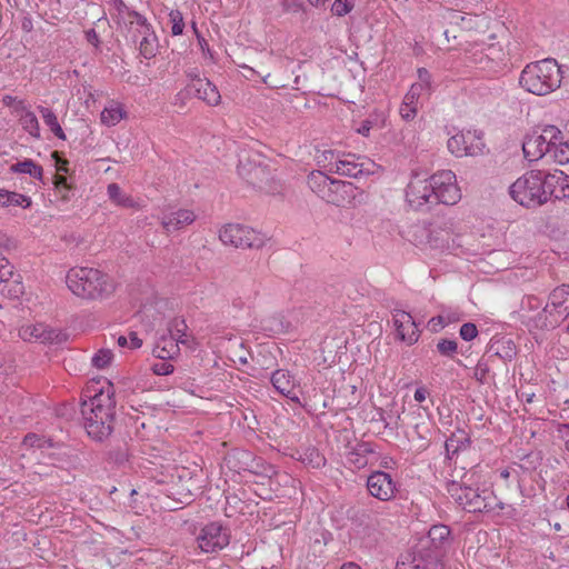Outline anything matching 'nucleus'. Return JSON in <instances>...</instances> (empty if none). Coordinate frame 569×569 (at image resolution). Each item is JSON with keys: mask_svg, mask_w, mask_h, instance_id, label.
<instances>
[{"mask_svg": "<svg viewBox=\"0 0 569 569\" xmlns=\"http://www.w3.org/2000/svg\"><path fill=\"white\" fill-rule=\"evenodd\" d=\"M373 120L366 119L361 122L360 127L357 129V132L363 137H368L370 134V130L373 127Z\"/></svg>", "mask_w": 569, "mask_h": 569, "instance_id": "57", "label": "nucleus"}, {"mask_svg": "<svg viewBox=\"0 0 569 569\" xmlns=\"http://www.w3.org/2000/svg\"><path fill=\"white\" fill-rule=\"evenodd\" d=\"M86 39L89 43L93 44L94 47L99 46V36L94 29H89L86 31Z\"/></svg>", "mask_w": 569, "mask_h": 569, "instance_id": "59", "label": "nucleus"}, {"mask_svg": "<svg viewBox=\"0 0 569 569\" xmlns=\"http://www.w3.org/2000/svg\"><path fill=\"white\" fill-rule=\"evenodd\" d=\"M187 96H194L204 101L209 106H217L220 103L221 96L217 87L207 78H194L186 87Z\"/></svg>", "mask_w": 569, "mask_h": 569, "instance_id": "20", "label": "nucleus"}, {"mask_svg": "<svg viewBox=\"0 0 569 569\" xmlns=\"http://www.w3.org/2000/svg\"><path fill=\"white\" fill-rule=\"evenodd\" d=\"M373 168L375 163L368 158L358 156L356 153L341 151L337 167L330 168L329 172L358 179L362 176L372 174Z\"/></svg>", "mask_w": 569, "mask_h": 569, "instance_id": "16", "label": "nucleus"}, {"mask_svg": "<svg viewBox=\"0 0 569 569\" xmlns=\"http://www.w3.org/2000/svg\"><path fill=\"white\" fill-rule=\"evenodd\" d=\"M271 383L274 389L296 403H300V399L296 391V380L289 371L279 369L271 375Z\"/></svg>", "mask_w": 569, "mask_h": 569, "instance_id": "24", "label": "nucleus"}, {"mask_svg": "<svg viewBox=\"0 0 569 569\" xmlns=\"http://www.w3.org/2000/svg\"><path fill=\"white\" fill-rule=\"evenodd\" d=\"M9 260L0 259V293L9 297H18L23 292V286L19 281Z\"/></svg>", "mask_w": 569, "mask_h": 569, "instance_id": "21", "label": "nucleus"}, {"mask_svg": "<svg viewBox=\"0 0 569 569\" xmlns=\"http://www.w3.org/2000/svg\"><path fill=\"white\" fill-rule=\"evenodd\" d=\"M87 400L81 402L83 427L88 436L94 441L108 439L116 423V399L113 385L97 390H88Z\"/></svg>", "mask_w": 569, "mask_h": 569, "instance_id": "1", "label": "nucleus"}, {"mask_svg": "<svg viewBox=\"0 0 569 569\" xmlns=\"http://www.w3.org/2000/svg\"><path fill=\"white\" fill-rule=\"evenodd\" d=\"M419 81L413 83V87H419V90L426 94H430L432 77L426 68H419L418 71Z\"/></svg>", "mask_w": 569, "mask_h": 569, "instance_id": "45", "label": "nucleus"}, {"mask_svg": "<svg viewBox=\"0 0 569 569\" xmlns=\"http://www.w3.org/2000/svg\"><path fill=\"white\" fill-rule=\"evenodd\" d=\"M20 113L19 122L23 130L34 138H40V126L36 114L28 108Z\"/></svg>", "mask_w": 569, "mask_h": 569, "instance_id": "40", "label": "nucleus"}, {"mask_svg": "<svg viewBox=\"0 0 569 569\" xmlns=\"http://www.w3.org/2000/svg\"><path fill=\"white\" fill-rule=\"evenodd\" d=\"M69 290L86 300H104L116 290L113 279L99 269L73 267L66 276Z\"/></svg>", "mask_w": 569, "mask_h": 569, "instance_id": "2", "label": "nucleus"}, {"mask_svg": "<svg viewBox=\"0 0 569 569\" xmlns=\"http://www.w3.org/2000/svg\"><path fill=\"white\" fill-rule=\"evenodd\" d=\"M470 445V439L461 432L458 435H451L445 443L448 459H452L460 450H465Z\"/></svg>", "mask_w": 569, "mask_h": 569, "instance_id": "37", "label": "nucleus"}, {"mask_svg": "<svg viewBox=\"0 0 569 569\" xmlns=\"http://www.w3.org/2000/svg\"><path fill=\"white\" fill-rule=\"evenodd\" d=\"M238 173L251 186L262 189L271 179L269 159L259 152H249L240 159Z\"/></svg>", "mask_w": 569, "mask_h": 569, "instance_id": "10", "label": "nucleus"}, {"mask_svg": "<svg viewBox=\"0 0 569 569\" xmlns=\"http://www.w3.org/2000/svg\"><path fill=\"white\" fill-rule=\"evenodd\" d=\"M113 359V353L110 349H100L91 359L93 367L104 369Z\"/></svg>", "mask_w": 569, "mask_h": 569, "instance_id": "42", "label": "nucleus"}, {"mask_svg": "<svg viewBox=\"0 0 569 569\" xmlns=\"http://www.w3.org/2000/svg\"><path fill=\"white\" fill-rule=\"evenodd\" d=\"M518 316L529 331L556 328L559 325L556 313L549 311V305L542 307L541 299L532 295L522 298Z\"/></svg>", "mask_w": 569, "mask_h": 569, "instance_id": "8", "label": "nucleus"}, {"mask_svg": "<svg viewBox=\"0 0 569 569\" xmlns=\"http://www.w3.org/2000/svg\"><path fill=\"white\" fill-rule=\"evenodd\" d=\"M282 9L286 12L297 13L303 9V6L298 0H282Z\"/></svg>", "mask_w": 569, "mask_h": 569, "instance_id": "56", "label": "nucleus"}, {"mask_svg": "<svg viewBox=\"0 0 569 569\" xmlns=\"http://www.w3.org/2000/svg\"><path fill=\"white\" fill-rule=\"evenodd\" d=\"M141 36V40L139 41V51L140 54L146 59H151L157 53V37L152 30L150 31H141L139 33Z\"/></svg>", "mask_w": 569, "mask_h": 569, "instance_id": "36", "label": "nucleus"}, {"mask_svg": "<svg viewBox=\"0 0 569 569\" xmlns=\"http://www.w3.org/2000/svg\"><path fill=\"white\" fill-rule=\"evenodd\" d=\"M129 347L131 349H138L142 346V340L138 337L137 332L131 331L128 336Z\"/></svg>", "mask_w": 569, "mask_h": 569, "instance_id": "58", "label": "nucleus"}, {"mask_svg": "<svg viewBox=\"0 0 569 569\" xmlns=\"http://www.w3.org/2000/svg\"><path fill=\"white\" fill-rule=\"evenodd\" d=\"M186 330H187L186 321L180 318H174L169 323V338H172L173 341H176L178 345L179 343L184 345V343H187Z\"/></svg>", "mask_w": 569, "mask_h": 569, "instance_id": "41", "label": "nucleus"}, {"mask_svg": "<svg viewBox=\"0 0 569 569\" xmlns=\"http://www.w3.org/2000/svg\"><path fill=\"white\" fill-rule=\"evenodd\" d=\"M192 29L198 38V42H199V46L201 48V50L204 52V51H208L209 52V44L208 42L206 41V39L203 37H201L198 32V29H197V26L196 23L193 22L192 23Z\"/></svg>", "mask_w": 569, "mask_h": 569, "instance_id": "60", "label": "nucleus"}, {"mask_svg": "<svg viewBox=\"0 0 569 569\" xmlns=\"http://www.w3.org/2000/svg\"><path fill=\"white\" fill-rule=\"evenodd\" d=\"M432 179H412L406 189L409 206L417 211H428L435 206L432 200Z\"/></svg>", "mask_w": 569, "mask_h": 569, "instance_id": "17", "label": "nucleus"}, {"mask_svg": "<svg viewBox=\"0 0 569 569\" xmlns=\"http://www.w3.org/2000/svg\"><path fill=\"white\" fill-rule=\"evenodd\" d=\"M224 461L230 470L241 473L242 471H251L253 456L248 450L233 449L228 452Z\"/></svg>", "mask_w": 569, "mask_h": 569, "instance_id": "25", "label": "nucleus"}, {"mask_svg": "<svg viewBox=\"0 0 569 569\" xmlns=\"http://www.w3.org/2000/svg\"><path fill=\"white\" fill-rule=\"evenodd\" d=\"M325 201L337 207L358 206L366 201V193L352 182L331 179Z\"/></svg>", "mask_w": 569, "mask_h": 569, "instance_id": "14", "label": "nucleus"}, {"mask_svg": "<svg viewBox=\"0 0 569 569\" xmlns=\"http://www.w3.org/2000/svg\"><path fill=\"white\" fill-rule=\"evenodd\" d=\"M351 455L356 457V458H355V459H352L351 461H352L355 465H357L358 467H363V466L367 463V461L365 460V458H363V457H361L357 451L352 452Z\"/></svg>", "mask_w": 569, "mask_h": 569, "instance_id": "63", "label": "nucleus"}, {"mask_svg": "<svg viewBox=\"0 0 569 569\" xmlns=\"http://www.w3.org/2000/svg\"><path fill=\"white\" fill-rule=\"evenodd\" d=\"M171 22V33L173 36H180L184 29L183 16L179 10H171L169 13Z\"/></svg>", "mask_w": 569, "mask_h": 569, "instance_id": "46", "label": "nucleus"}, {"mask_svg": "<svg viewBox=\"0 0 569 569\" xmlns=\"http://www.w3.org/2000/svg\"><path fill=\"white\" fill-rule=\"evenodd\" d=\"M460 337L466 341L473 340L478 335V329L475 323L467 322L460 327Z\"/></svg>", "mask_w": 569, "mask_h": 569, "instance_id": "51", "label": "nucleus"}, {"mask_svg": "<svg viewBox=\"0 0 569 569\" xmlns=\"http://www.w3.org/2000/svg\"><path fill=\"white\" fill-rule=\"evenodd\" d=\"M0 206L29 208L31 206V199L28 196L18 192L0 189Z\"/></svg>", "mask_w": 569, "mask_h": 569, "instance_id": "35", "label": "nucleus"}, {"mask_svg": "<svg viewBox=\"0 0 569 569\" xmlns=\"http://www.w3.org/2000/svg\"><path fill=\"white\" fill-rule=\"evenodd\" d=\"M194 219L196 214L193 211L188 209H180L163 216L161 223L168 232H171L192 223Z\"/></svg>", "mask_w": 569, "mask_h": 569, "instance_id": "27", "label": "nucleus"}, {"mask_svg": "<svg viewBox=\"0 0 569 569\" xmlns=\"http://www.w3.org/2000/svg\"><path fill=\"white\" fill-rule=\"evenodd\" d=\"M422 547L439 548L442 555H446L447 547L450 545V529L445 525L432 526L426 536L418 539Z\"/></svg>", "mask_w": 569, "mask_h": 569, "instance_id": "23", "label": "nucleus"}, {"mask_svg": "<svg viewBox=\"0 0 569 569\" xmlns=\"http://www.w3.org/2000/svg\"><path fill=\"white\" fill-rule=\"evenodd\" d=\"M22 29H23L26 32H30V31L32 30V21H31V19L26 18V19L22 21Z\"/></svg>", "mask_w": 569, "mask_h": 569, "instance_id": "64", "label": "nucleus"}, {"mask_svg": "<svg viewBox=\"0 0 569 569\" xmlns=\"http://www.w3.org/2000/svg\"><path fill=\"white\" fill-rule=\"evenodd\" d=\"M1 101L6 107L11 108L14 113H20L28 108L24 100L18 99L11 94H4Z\"/></svg>", "mask_w": 569, "mask_h": 569, "instance_id": "48", "label": "nucleus"}, {"mask_svg": "<svg viewBox=\"0 0 569 569\" xmlns=\"http://www.w3.org/2000/svg\"><path fill=\"white\" fill-rule=\"evenodd\" d=\"M331 179L332 178L327 176L325 172L315 170L308 174L307 183L312 192L325 200V197L329 191V186L331 184Z\"/></svg>", "mask_w": 569, "mask_h": 569, "instance_id": "28", "label": "nucleus"}, {"mask_svg": "<svg viewBox=\"0 0 569 569\" xmlns=\"http://www.w3.org/2000/svg\"><path fill=\"white\" fill-rule=\"evenodd\" d=\"M562 132L556 126H546L540 131L533 130L527 134L522 142V151L525 158L532 162L540 160L543 156L555 150V159L560 163L568 162L569 157L565 156L561 149L560 154L557 153L558 147L562 146Z\"/></svg>", "mask_w": 569, "mask_h": 569, "instance_id": "6", "label": "nucleus"}, {"mask_svg": "<svg viewBox=\"0 0 569 569\" xmlns=\"http://www.w3.org/2000/svg\"><path fill=\"white\" fill-rule=\"evenodd\" d=\"M20 336L24 340L34 339L42 343L53 342L58 339L59 332L54 329H50L43 323H37L33 326L23 327L20 330Z\"/></svg>", "mask_w": 569, "mask_h": 569, "instance_id": "26", "label": "nucleus"}, {"mask_svg": "<svg viewBox=\"0 0 569 569\" xmlns=\"http://www.w3.org/2000/svg\"><path fill=\"white\" fill-rule=\"evenodd\" d=\"M179 352V345L172 338L162 336L153 348V355L161 359H170Z\"/></svg>", "mask_w": 569, "mask_h": 569, "instance_id": "32", "label": "nucleus"}, {"mask_svg": "<svg viewBox=\"0 0 569 569\" xmlns=\"http://www.w3.org/2000/svg\"><path fill=\"white\" fill-rule=\"evenodd\" d=\"M10 171L14 173H27L34 179L41 180L43 169L31 159L19 161L10 167Z\"/></svg>", "mask_w": 569, "mask_h": 569, "instance_id": "38", "label": "nucleus"}, {"mask_svg": "<svg viewBox=\"0 0 569 569\" xmlns=\"http://www.w3.org/2000/svg\"><path fill=\"white\" fill-rule=\"evenodd\" d=\"M129 17L131 18L130 23L137 24L139 27L138 32L141 33V31H150V24L147 22L146 17L140 14L137 11L129 12Z\"/></svg>", "mask_w": 569, "mask_h": 569, "instance_id": "50", "label": "nucleus"}, {"mask_svg": "<svg viewBox=\"0 0 569 569\" xmlns=\"http://www.w3.org/2000/svg\"><path fill=\"white\" fill-rule=\"evenodd\" d=\"M448 150L456 157H475L482 153L485 142L482 133L477 131H461L449 138Z\"/></svg>", "mask_w": 569, "mask_h": 569, "instance_id": "15", "label": "nucleus"}, {"mask_svg": "<svg viewBox=\"0 0 569 569\" xmlns=\"http://www.w3.org/2000/svg\"><path fill=\"white\" fill-rule=\"evenodd\" d=\"M475 473H465L461 481H449L447 492L455 502L468 512H490L503 509L502 502L490 489L473 488Z\"/></svg>", "mask_w": 569, "mask_h": 569, "instance_id": "3", "label": "nucleus"}, {"mask_svg": "<svg viewBox=\"0 0 569 569\" xmlns=\"http://www.w3.org/2000/svg\"><path fill=\"white\" fill-rule=\"evenodd\" d=\"M22 443L27 447L39 449L52 447V442L50 439H46L44 437H40L31 432L24 436Z\"/></svg>", "mask_w": 569, "mask_h": 569, "instance_id": "44", "label": "nucleus"}, {"mask_svg": "<svg viewBox=\"0 0 569 569\" xmlns=\"http://www.w3.org/2000/svg\"><path fill=\"white\" fill-rule=\"evenodd\" d=\"M70 183L68 181V178L63 174V173H56L54 174V178H53V184H54V188H58V187H63L66 184Z\"/></svg>", "mask_w": 569, "mask_h": 569, "instance_id": "61", "label": "nucleus"}, {"mask_svg": "<svg viewBox=\"0 0 569 569\" xmlns=\"http://www.w3.org/2000/svg\"><path fill=\"white\" fill-rule=\"evenodd\" d=\"M427 395H428L427 389H425V388H418V389H416V391H415V396H413V398H415V400H416L417 402H422V401H425V400H426Z\"/></svg>", "mask_w": 569, "mask_h": 569, "instance_id": "62", "label": "nucleus"}, {"mask_svg": "<svg viewBox=\"0 0 569 569\" xmlns=\"http://www.w3.org/2000/svg\"><path fill=\"white\" fill-rule=\"evenodd\" d=\"M52 158L56 160V166H57V173H67L69 168H68V164H69V161L64 158H61V156L59 154L58 151H54L52 153Z\"/></svg>", "mask_w": 569, "mask_h": 569, "instance_id": "55", "label": "nucleus"}, {"mask_svg": "<svg viewBox=\"0 0 569 569\" xmlns=\"http://www.w3.org/2000/svg\"><path fill=\"white\" fill-rule=\"evenodd\" d=\"M437 350L443 357L453 358L458 352V343L456 340L440 339L437 343Z\"/></svg>", "mask_w": 569, "mask_h": 569, "instance_id": "43", "label": "nucleus"}, {"mask_svg": "<svg viewBox=\"0 0 569 569\" xmlns=\"http://www.w3.org/2000/svg\"><path fill=\"white\" fill-rule=\"evenodd\" d=\"M463 61L477 69L497 72L507 62V54L499 42L475 43L465 50Z\"/></svg>", "mask_w": 569, "mask_h": 569, "instance_id": "7", "label": "nucleus"}, {"mask_svg": "<svg viewBox=\"0 0 569 569\" xmlns=\"http://www.w3.org/2000/svg\"><path fill=\"white\" fill-rule=\"evenodd\" d=\"M425 94L419 90V87L411 86L407 94L405 96L403 102L400 107V116L405 120H412L417 114V101L420 96Z\"/></svg>", "mask_w": 569, "mask_h": 569, "instance_id": "29", "label": "nucleus"}, {"mask_svg": "<svg viewBox=\"0 0 569 569\" xmlns=\"http://www.w3.org/2000/svg\"><path fill=\"white\" fill-rule=\"evenodd\" d=\"M549 311L556 313L559 323L569 316V284L555 288L549 295Z\"/></svg>", "mask_w": 569, "mask_h": 569, "instance_id": "22", "label": "nucleus"}, {"mask_svg": "<svg viewBox=\"0 0 569 569\" xmlns=\"http://www.w3.org/2000/svg\"><path fill=\"white\" fill-rule=\"evenodd\" d=\"M173 366L170 362L161 360L152 365L153 373L158 376H168L173 372Z\"/></svg>", "mask_w": 569, "mask_h": 569, "instance_id": "52", "label": "nucleus"}, {"mask_svg": "<svg viewBox=\"0 0 569 569\" xmlns=\"http://www.w3.org/2000/svg\"><path fill=\"white\" fill-rule=\"evenodd\" d=\"M109 199L117 206L123 208H139V203L129 194L124 193L118 183H110L107 188Z\"/></svg>", "mask_w": 569, "mask_h": 569, "instance_id": "30", "label": "nucleus"}, {"mask_svg": "<svg viewBox=\"0 0 569 569\" xmlns=\"http://www.w3.org/2000/svg\"><path fill=\"white\" fill-rule=\"evenodd\" d=\"M432 200L435 204H456L461 199L456 174L451 170H442L431 176Z\"/></svg>", "mask_w": 569, "mask_h": 569, "instance_id": "13", "label": "nucleus"}, {"mask_svg": "<svg viewBox=\"0 0 569 569\" xmlns=\"http://www.w3.org/2000/svg\"><path fill=\"white\" fill-rule=\"evenodd\" d=\"M230 529L220 521L203 525L196 536V542L201 552L214 553L224 549L230 542Z\"/></svg>", "mask_w": 569, "mask_h": 569, "instance_id": "12", "label": "nucleus"}, {"mask_svg": "<svg viewBox=\"0 0 569 569\" xmlns=\"http://www.w3.org/2000/svg\"><path fill=\"white\" fill-rule=\"evenodd\" d=\"M341 151L333 149H316L315 160L317 164L329 171L330 168H336L340 159Z\"/></svg>", "mask_w": 569, "mask_h": 569, "instance_id": "34", "label": "nucleus"}, {"mask_svg": "<svg viewBox=\"0 0 569 569\" xmlns=\"http://www.w3.org/2000/svg\"><path fill=\"white\" fill-rule=\"evenodd\" d=\"M367 489L371 497L380 501H390L396 497L397 482L386 471H373L367 478Z\"/></svg>", "mask_w": 569, "mask_h": 569, "instance_id": "18", "label": "nucleus"}, {"mask_svg": "<svg viewBox=\"0 0 569 569\" xmlns=\"http://www.w3.org/2000/svg\"><path fill=\"white\" fill-rule=\"evenodd\" d=\"M219 238L224 244L242 249H260L267 240L264 234L239 223L226 224L220 230Z\"/></svg>", "mask_w": 569, "mask_h": 569, "instance_id": "11", "label": "nucleus"}, {"mask_svg": "<svg viewBox=\"0 0 569 569\" xmlns=\"http://www.w3.org/2000/svg\"><path fill=\"white\" fill-rule=\"evenodd\" d=\"M355 8V0H335L331 7L333 14L343 17L352 11Z\"/></svg>", "mask_w": 569, "mask_h": 569, "instance_id": "47", "label": "nucleus"}, {"mask_svg": "<svg viewBox=\"0 0 569 569\" xmlns=\"http://www.w3.org/2000/svg\"><path fill=\"white\" fill-rule=\"evenodd\" d=\"M72 190L73 186L71 183H68L66 186H61L58 188H54L57 198L63 202H68L72 197Z\"/></svg>", "mask_w": 569, "mask_h": 569, "instance_id": "54", "label": "nucleus"}, {"mask_svg": "<svg viewBox=\"0 0 569 569\" xmlns=\"http://www.w3.org/2000/svg\"><path fill=\"white\" fill-rule=\"evenodd\" d=\"M126 117V110L117 102H112L109 107H106L100 114L101 122L108 127L118 124Z\"/></svg>", "mask_w": 569, "mask_h": 569, "instance_id": "33", "label": "nucleus"}, {"mask_svg": "<svg viewBox=\"0 0 569 569\" xmlns=\"http://www.w3.org/2000/svg\"><path fill=\"white\" fill-rule=\"evenodd\" d=\"M489 372H490L489 365L487 363V361L481 359L478 361V363L475 368L473 378L477 381H479L480 383H488Z\"/></svg>", "mask_w": 569, "mask_h": 569, "instance_id": "49", "label": "nucleus"}, {"mask_svg": "<svg viewBox=\"0 0 569 569\" xmlns=\"http://www.w3.org/2000/svg\"><path fill=\"white\" fill-rule=\"evenodd\" d=\"M38 110L43 119V122L50 128L52 133L62 140H66V134L58 121L56 113L47 107H38Z\"/></svg>", "mask_w": 569, "mask_h": 569, "instance_id": "39", "label": "nucleus"}, {"mask_svg": "<svg viewBox=\"0 0 569 569\" xmlns=\"http://www.w3.org/2000/svg\"><path fill=\"white\" fill-rule=\"evenodd\" d=\"M442 551L439 548H427L417 543L398 560L396 569H445Z\"/></svg>", "mask_w": 569, "mask_h": 569, "instance_id": "9", "label": "nucleus"}, {"mask_svg": "<svg viewBox=\"0 0 569 569\" xmlns=\"http://www.w3.org/2000/svg\"><path fill=\"white\" fill-rule=\"evenodd\" d=\"M392 320L399 340L408 346H412L418 341L420 331L409 312L396 309L392 313Z\"/></svg>", "mask_w": 569, "mask_h": 569, "instance_id": "19", "label": "nucleus"}, {"mask_svg": "<svg viewBox=\"0 0 569 569\" xmlns=\"http://www.w3.org/2000/svg\"><path fill=\"white\" fill-rule=\"evenodd\" d=\"M552 182L557 181L550 178V172L530 170L509 187V193L522 207L537 208L551 199Z\"/></svg>", "mask_w": 569, "mask_h": 569, "instance_id": "4", "label": "nucleus"}, {"mask_svg": "<svg viewBox=\"0 0 569 569\" xmlns=\"http://www.w3.org/2000/svg\"><path fill=\"white\" fill-rule=\"evenodd\" d=\"M448 325V321L445 319L443 316H436V317H432L429 321H428V329L431 331V332H439L440 330H442L446 326Z\"/></svg>", "mask_w": 569, "mask_h": 569, "instance_id": "53", "label": "nucleus"}, {"mask_svg": "<svg viewBox=\"0 0 569 569\" xmlns=\"http://www.w3.org/2000/svg\"><path fill=\"white\" fill-rule=\"evenodd\" d=\"M562 69L555 59L531 62L521 71L519 83L528 92L546 96L561 84Z\"/></svg>", "mask_w": 569, "mask_h": 569, "instance_id": "5", "label": "nucleus"}, {"mask_svg": "<svg viewBox=\"0 0 569 569\" xmlns=\"http://www.w3.org/2000/svg\"><path fill=\"white\" fill-rule=\"evenodd\" d=\"M550 178H553L557 182H552L551 197L555 199H569V176L562 171H556L550 173Z\"/></svg>", "mask_w": 569, "mask_h": 569, "instance_id": "31", "label": "nucleus"}]
</instances>
